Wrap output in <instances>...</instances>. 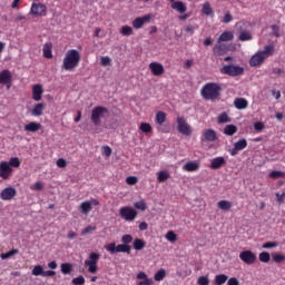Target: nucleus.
I'll return each instance as SVG.
<instances>
[{
  "mask_svg": "<svg viewBox=\"0 0 285 285\" xmlns=\"http://www.w3.org/2000/svg\"><path fill=\"white\" fill-rule=\"evenodd\" d=\"M200 97L205 101H218L222 97V85L218 82H207L200 89Z\"/></svg>",
  "mask_w": 285,
  "mask_h": 285,
  "instance_id": "obj_1",
  "label": "nucleus"
},
{
  "mask_svg": "<svg viewBox=\"0 0 285 285\" xmlns=\"http://www.w3.org/2000/svg\"><path fill=\"white\" fill-rule=\"evenodd\" d=\"M275 55V45H267L264 47V50L257 51L249 59L250 68H257L268 59V57H273Z\"/></svg>",
  "mask_w": 285,
  "mask_h": 285,
  "instance_id": "obj_2",
  "label": "nucleus"
},
{
  "mask_svg": "<svg viewBox=\"0 0 285 285\" xmlns=\"http://www.w3.org/2000/svg\"><path fill=\"white\" fill-rule=\"evenodd\" d=\"M79 61H81V53L77 49L68 50L62 60V69L72 71L79 66Z\"/></svg>",
  "mask_w": 285,
  "mask_h": 285,
  "instance_id": "obj_3",
  "label": "nucleus"
},
{
  "mask_svg": "<svg viewBox=\"0 0 285 285\" xmlns=\"http://www.w3.org/2000/svg\"><path fill=\"white\" fill-rule=\"evenodd\" d=\"M100 258L101 255L98 253L92 252L89 254L88 258L85 261V266L88 267V273L95 275L99 271L97 264H99Z\"/></svg>",
  "mask_w": 285,
  "mask_h": 285,
  "instance_id": "obj_4",
  "label": "nucleus"
},
{
  "mask_svg": "<svg viewBox=\"0 0 285 285\" xmlns=\"http://www.w3.org/2000/svg\"><path fill=\"white\" fill-rule=\"evenodd\" d=\"M108 115V108L104 106H97L91 110V121L94 126H100L101 119Z\"/></svg>",
  "mask_w": 285,
  "mask_h": 285,
  "instance_id": "obj_5",
  "label": "nucleus"
},
{
  "mask_svg": "<svg viewBox=\"0 0 285 285\" xmlns=\"http://www.w3.org/2000/svg\"><path fill=\"white\" fill-rule=\"evenodd\" d=\"M106 250L110 253V255H115L116 253H127V255H130V252L132 250V247L130 245L122 244H115L109 243L105 246Z\"/></svg>",
  "mask_w": 285,
  "mask_h": 285,
  "instance_id": "obj_6",
  "label": "nucleus"
},
{
  "mask_svg": "<svg viewBox=\"0 0 285 285\" xmlns=\"http://www.w3.org/2000/svg\"><path fill=\"white\" fill-rule=\"evenodd\" d=\"M220 73L228 75V77H239L240 75H244V67L225 65L222 67Z\"/></svg>",
  "mask_w": 285,
  "mask_h": 285,
  "instance_id": "obj_7",
  "label": "nucleus"
},
{
  "mask_svg": "<svg viewBox=\"0 0 285 285\" xmlns=\"http://www.w3.org/2000/svg\"><path fill=\"white\" fill-rule=\"evenodd\" d=\"M138 213L137 209L130 207V206H124L119 209V216L125 222H135V218L137 217Z\"/></svg>",
  "mask_w": 285,
  "mask_h": 285,
  "instance_id": "obj_8",
  "label": "nucleus"
},
{
  "mask_svg": "<svg viewBox=\"0 0 285 285\" xmlns=\"http://www.w3.org/2000/svg\"><path fill=\"white\" fill-rule=\"evenodd\" d=\"M177 122V130L180 132V135H185L186 137H190L193 135V129L190 128V125H188V121L181 116H178L176 119Z\"/></svg>",
  "mask_w": 285,
  "mask_h": 285,
  "instance_id": "obj_9",
  "label": "nucleus"
},
{
  "mask_svg": "<svg viewBox=\"0 0 285 285\" xmlns=\"http://www.w3.org/2000/svg\"><path fill=\"white\" fill-rule=\"evenodd\" d=\"M48 12V7L41 2H33L30 8V14L32 17H46Z\"/></svg>",
  "mask_w": 285,
  "mask_h": 285,
  "instance_id": "obj_10",
  "label": "nucleus"
},
{
  "mask_svg": "<svg viewBox=\"0 0 285 285\" xmlns=\"http://www.w3.org/2000/svg\"><path fill=\"white\" fill-rule=\"evenodd\" d=\"M239 259L247 264V266H253L255 262H257V254L253 253V250H243L239 253Z\"/></svg>",
  "mask_w": 285,
  "mask_h": 285,
  "instance_id": "obj_11",
  "label": "nucleus"
},
{
  "mask_svg": "<svg viewBox=\"0 0 285 285\" xmlns=\"http://www.w3.org/2000/svg\"><path fill=\"white\" fill-rule=\"evenodd\" d=\"M153 19V14L148 13L142 17H138L132 20L131 26L135 28V30H140V28H144L145 23H150Z\"/></svg>",
  "mask_w": 285,
  "mask_h": 285,
  "instance_id": "obj_12",
  "label": "nucleus"
},
{
  "mask_svg": "<svg viewBox=\"0 0 285 285\" xmlns=\"http://www.w3.org/2000/svg\"><path fill=\"white\" fill-rule=\"evenodd\" d=\"M12 167H10V164L8 161H1L0 163V178L3 179L4 181L10 179L12 176Z\"/></svg>",
  "mask_w": 285,
  "mask_h": 285,
  "instance_id": "obj_13",
  "label": "nucleus"
},
{
  "mask_svg": "<svg viewBox=\"0 0 285 285\" xmlns=\"http://www.w3.org/2000/svg\"><path fill=\"white\" fill-rule=\"evenodd\" d=\"M0 83L7 86V89L10 90L12 87V72L10 70L4 69L0 72Z\"/></svg>",
  "mask_w": 285,
  "mask_h": 285,
  "instance_id": "obj_14",
  "label": "nucleus"
},
{
  "mask_svg": "<svg viewBox=\"0 0 285 285\" xmlns=\"http://www.w3.org/2000/svg\"><path fill=\"white\" fill-rule=\"evenodd\" d=\"M248 146V141L243 138L234 144V148L229 150V155L232 157H235L239 154L240 150H244Z\"/></svg>",
  "mask_w": 285,
  "mask_h": 285,
  "instance_id": "obj_15",
  "label": "nucleus"
},
{
  "mask_svg": "<svg viewBox=\"0 0 285 285\" xmlns=\"http://www.w3.org/2000/svg\"><path fill=\"white\" fill-rule=\"evenodd\" d=\"M14 197H17V189L13 187H6L0 194V199L3 202H10V199H14Z\"/></svg>",
  "mask_w": 285,
  "mask_h": 285,
  "instance_id": "obj_16",
  "label": "nucleus"
},
{
  "mask_svg": "<svg viewBox=\"0 0 285 285\" xmlns=\"http://www.w3.org/2000/svg\"><path fill=\"white\" fill-rule=\"evenodd\" d=\"M217 131L215 129H205L202 134L200 141H217Z\"/></svg>",
  "mask_w": 285,
  "mask_h": 285,
  "instance_id": "obj_17",
  "label": "nucleus"
},
{
  "mask_svg": "<svg viewBox=\"0 0 285 285\" xmlns=\"http://www.w3.org/2000/svg\"><path fill=\"white\" fill-rule=\"evenodd\" d=\"M149 70L154 77H161L164 72H166V69H164V65L160 62H150L149 63Z\"/></svg>",
  "mask_w": 285,
  "mask_h": 285,
  "instance_id": "obj_18",
  "label": "nucleus"
},
{
  "mask_svg": "<svg viewBox=\"0 0 285 285\" xmlns=\"http://www.w3.org/2000/svg\"><path fill=\"white\" fill-rule=\"evenodd\" d=\"M228 52V47L222 42H217L213 48L215 57H224Z\"/></svg>",
  "mask_w": 285,
  "mask_h": 285,
  "instance_id": "obj_19",
  "label": "nucleus"
},
{
  "mask_svg": "<svg viewBox=\"0 0 285 285\" xmlns=\"http://www.w3.org/2000/svg\"><path fill=\"white\" fill-rule=\"evenodd\" d=\"M43 97V86L37 83L32 86V99L33 101H41Z\"/></svg>",
  "mask_w": 285,
  "mask_h": 285,
  "instance_id": "obj_20",
  "label": "nucleus"
},
{
  "mask_svg": "<svg viewBox=\"0 0 285 285\" xmlns=\"http://www.w3.org/2000/svg\"><path fill=\"white\" fill-rule=\"evenodd\" d=\"M136 279H142V281L138 282L137 285H153V284H155L153 278H149L148 275L146 274V272H139L136 275Z\"/></svg>",
  "mask_w": 285,
  "mask_h": 285,
  "instance_id": "obj_21",
  "label": "nucleus"
},
{
  "mask_svg": "<svg viewBox=\"0 0 285 285\" xmlns=\"http://www.w3.org/2000/svg\"><path fill=\"white\" fill-rule=\"evenodd\" d=\"M183 170H185V173H197V170H199V163L195 160L187 161L183 166Z\"/></svg>",
  "mask_w": 285,
  "mask_h": 285,
  "instance_id": "obj_22",
  "label": "nucleus"
},
{
  "mask_svg": "<svg viewBox=\"0 0 285 285\" xmlns=\"http://www.w3.org/2000/svg\"><path fill=\"white\" fill-rule=\"evenodd\" d=\"M170 8L171 10H176V12H179V14H185V12L188 10V7H186V3H184L183 1L171 2Z\"/></svg>",
  "mask_w": 285,
  "mask_h": 285,
  "instance_id": "obj_23",
  "label": "nucleus"
},
{
  "mask_svg": "<svg viewBox=\"0 0 285 285\" xmlns=\"http://www.w3.org/2000/svg\"><path fill=\"white\" fill-rule=\"evenodd\" d=\"M222 166H226V159L224 157H216L210 160V168L213 170H218Z\"/></svg>",
  "mask_w": 285,
  "mask_h": 285,
  "instance_id": "obj_24",
  "label": "nucleus"
},
{
  "mask_svg": "<svg viewBox=\"0 0 285 285\" xmlns=\"http://www.w3.org/2000/svg\"><path fill=\"white\" fill-rule=\"evenodd\" d=\"M43 110H46V104L39 102L33 106L31 115L32 117H41V115H43Z\"/></svg>",
  "mask_w": 285,
  "mask_h": 285,
  "instance_id": "obj_25",
  "label": "nucleus"
},
{
  "mask_svg": "<svg viewBox=\"0 0 285 285\" xmlns=\"http://www.w3.org/2000/svg\"><path fill=\"white\" fill-rule=\"evenodd\" d=\"M38 130H41V124L37 121H31L27 125H24V131L26 132H37Z\"/></svg>",
  "mask_w": 285,
  "mask_h": 285,
  "instance_id": "obj_26",
  "label": "nucleus"
},
{
  "mask_svg": "<svg viewBox=\"0 0 285 285\" xmlns=\"http://www.w3.org/2000/svg\"><path fill=\"white\" fill-rule=\"evenodd\" d=\"M234 106L237 110H246V108H248V100L245 98H236L234 100Z\"/></svg>",
  "mask_w": 285,
  "mask_h": 285,
  "instance_id": "obj_27",
  "label": "nucleus"
},
{
  "mask_svg": "<svg viewBox=\"0 0 285 285\" xmlns=\"http://www.w3.org/2000/svg\"><path fill=\"white\" fill-rule=\"evenodd\" d=\"M233 39H235V35L233 33V31H224L219 38H218V43H222L224 41H233Z\"/></svg>",
  "mask_w": 285,
  "mask_h": 285,
  "instance_id": "obj_28",
  "label": "nucleus"
},
{
  "mask_svg": "<svg viewBox=\"0 0 285 285\" xmlns=\"http://www.w3.org/2000/svg\"><path fill=\"white\" fill-rule=\"evenodd\" d=\"M79 210L82 215H88V213L92 210V203H90V200L82 202L79 206Z\"/></svg>",
  "mask_w": 285,
  "mask_h": 285,
  "instance_id": "obj_29",
  "label": "nucleus"
},
{
  "mask_svg": "<svg viewBox=\"0 0 285 285\" xmlns=\"http://www.w3.org/2000/svg\"><path fill=\"white\" fill-rule=\"evenodd\" d=\"M45 59H52V42H47L42 48Z\"/></svg>",
  "mask_w": 285,
  "mask_h": 285,
  "instance_id": "obj_30",
  "label": "nucleus"
},
{
  "mask_svg": "<svg viewBox=\"0 0 285 285\" xmlns=\"http://www.w3.org/2000/svg\"><path fill=\"white\" fill-rule=\"evenodd\" d=\"M170 179V173L167 170H160L157 173V181L159 184H164L165 181H168Z\"/></svg>",
  "mask_w": 285,
  "mask_h": 285,
  "instance_id": "obj_31",
  "label": "nucleus"
},
{
  "mask_svg": "<svg viewBox=\"0 0 285 285\" xmlns=\"http://www.w3.org/2000/svg\"><path fill=\"white\" fill-rule=\"evenodd\" d=\"M237 132V126L235 125H227L224 128V135H226L227 137H233V135H235Z\"/></svg>",
  "mask_w": 285,
  "mask_h": 285,
  "instance_id": "obj_32",
  "label": "nucleus"
},
{
  "mask_svg": "<svg viewBox=\"0 0 285 285\" xmlns=\"http://www.w3.org/2000/svg\"><path fill=\"white\" fill-rule=\"evenodd\" d=\"M132 247L135 250H144V248H146V242L141 238H136L134 240Z\"/></svg>",
  "mask_w": 285,
  "mask_h": 285,
  "instance_id": "obj_33",
  "label": "nucleus"
},
{
  "mask_svg": "<svg viewBox=\"0 0 285 285\" xmlns=\"http://www.w3.org/2000/svg\"><path fill=\"white\" fill-rule=\"evenodd\" d=\"M202 12L203 14H206V17H213L214 12H213V7L210 6V2L206 1L203 4Z\"/></svg>",
  "mask_w": 285,
  "mask_h": 285,
  "instance_id": "obj_34",
  "label": "nucleus"
},
{
  "mask_svg": "<svg viewBox=\"0 0 285 285\" xmlns=\"http://www.w3.org/2000/svg\"><path fill=\"white\" fill-rule=\"evenodd\" d=\"M60 271H61L62 275H70V273H72V264L62 263L60 265Z\"/></svg>",
  "mask_w": 285,
  "mask_h": 285,
  "instance_id": "obj_35",
  "label": "nucleus"
},
{
  "mask_svg": "<svg viewBox=\"0 0 285 285\" xmlns=\"http://www.w3.org/2000/svg\"><path fill=\"white\" fill-rule=\"evenodd\" d=\"M217 206L220 210H229L230 208H233V203L228 200H219L217 203Z\"/></svg>",
  "mask_w": 285,
  "mask_h": 285,
  "instance_id": "obj_36",
  "label": "nucleus"
},
{
  "mask_svg": "<svg viewBox=\"0 0 285 285\" xmlns=\"http://www.w3.org/2000/svg\"><path fill=\"white\" fill-rule=\"evenodd\" d=\"M156 124H158V126H164V124H166V112L158 111L156 114Z\"/></svg>",
  "mask_w": 285,
  "mask_h": 285,
  "instance_id": "obj_37",
  "label": "nucleus"
},
{
  "mask_svg": "<svg viewBox=\"0 0 285 285\" xmlns=\"http://www.w3.org/2000/svg\"><path fill=\"white\" fill-rule=\"evenodd\" d=\"M228 282V276L225 274H218L215 276V284L216 285H224Z\"/></svg>",
  "mask_w": 285,
  "mask_h": 285,
  "instance_id": "obj_38",
  "label": "nucleus"
},
{
  "mask_svg": "<svg viewBox=\"0 0 285 285\" xmlns=\"http://www.w3.org/2000/svg\"><path fill=\"white\" fill-rule=\"evenodd\" d=\"M134 208H136V210H141L144 213V210L148 209V205H146V200L141 199L139 202L134 203Z\"/></svg>",
  "mask_w": 285,
  "mask_h": 285,
  "instance_id": "obj_39",
  "label": "nucleus"
},
{
  "mask_svg": "<svg viewBox=\"0 0 285 285\" xmlns=\"http://www.w3.org/2000/svg\"><path fill=\"white\" fill-rule=\"evenodd\" d=\"M239 41H250L253 40V35H250V31H242L238 37Z\"/></svg>",
  "mask_w": 285,
  "mask_h": 285,
  "instance_id": "obj_40",
  "label": "nucleus"
},
{
  "mask_svg": "<svg viewBox=\"0 0 285 285\" xmlns=\"http://www.w3.org/2000/svg\"><path fill=\"white\" fill-rule=\"evenodd\" d=\"M14 255H19V249H11L7 253H2L0 257L1 259H10V257H14Z\"/></svg>",
  "mask_w": 285,
  "mask_h": 285,
  "instance_id": "obj_41",
  "label": "nucleus"
},
{
  "mask_svg": "<svg viewBox=\"0 0 285 285\" xmlns=\"http://www.w3.org/2000/svg\"><path fill=\"white\" fill-rule=\"evenodd\" d=\"M165 277H166V269H159L154 275L155 282H164Z\"/></svg>",
  "mask_w": 285,
  "mask_h": 285,
  "instance_id": "obj_42",
  "label": "nucleus"
},
{
  "mask_svg": "<svg viewBox=\"0 0 285 285\" xmlns=\"http://www.w3.org/2000/svg\"><path fill=\"white\" fill-rule=\"evenodd\" d=\"M218 124H230V117L226 112H222L217 118Z\"/></svg>",
  "mask_w": 285,
  "mask_h": 285,
  "instance_id": "obj_43",
  "label": "nucleus"
},
{
  "mask_svg": "<svg viewBox=\"0 0 285 285\" xmlns=\"http://www.w3.org/2000/svg\"><path fill=\"white\" fill-rule=\"evenodd\" d=\"M31 274L35 276V277H43V266L41 265H36L33 267V269L31 271Z\"/></svg>",
  "mask_w": 285,
  "mask_h": 285,
  "instance_id": "obj_44",
  "label": "nucleus"
},
{
  "mask_svg": "<svg viewBox=\"0 0 285 285\" xmlns=\"http://www.w3.org/2000/svg\"><path fill=\"white\" fill-rule=\"evenodd\" d=\"M139 130L148 135V132H153V126H150V124L148 122H141L139 126Z\"/></svg>",
  "mask_w": 285,
  "mask_h": 285,
  "instance_id": "obj_45",
  "label": "nucleus"
},
{
  "mask_svg": "<svg viewBox=\"0 0 285 285\" xmlns=\"http://www.w3.org/2000/svg\"><path fill=\"white\" fill-rule=\"evenodd\" d=\"M10 168H19L21 166V160L18 157H12L7 161Z\"/></svg>",
  "mask_w": 285,
  "mask_h": 285,
  "instance_id": "obj_46",
  "label": "nucleus"
},
{
  "mask_svg": "<svg viewBox=\"0 0 285 285\" xmlns=\"http://www.w3.org/2000/svg\"><path fill=\"white\" fill-rule=\"evenodd\" d=\"M120 35H122V37H130L132 35V28L130 26H122Z\"/></svg>",
  "mask_w": 285,
  "mask_h": 285,
  "instance_id": "obj_47",
  "label": "nucleus"
},
{
  "mask_svg": "<svg viewBox=\"0 0 285 285\" xmlns=\"http://www.w3.org/2000/svg\"><path fill=\"white\" fill-rule=\"evenodd\" d=\"M259 262H263V264H268L271 262V254L268 252H263L258 255Z\"/></svg>",
  "mask_w": 285,
  "mask_h": 285,
  "instance_id": "obj_48",
  "label": "nucleus"
},
{
  "mask_svg": "<svg viewBox=\"0 0 285 285\" xmlns=\"http://www.w3.org/2000/svg\"><path fill=\"white\" fill-rule=\"evenodd\" d=\"M165 237H166L167 242H171V243L177 242V234H175V232H173V230L167 232Z\"/></svg>",
  "mask_w": 285,
  "mask_h": 285,
  "instance_id": "obj_49",
  "label": "nucleus"
},
{
  "mask_svg": "<svg viewBox=\"0 0 285 285\" xmlns=\"http://www.w3.org/2000/svg\"><path fill=\"white\" fill-rule=\"evenodd\" d=\"M110 63H112V59H110V57L108 56H102L100 58V65L106 68L107 66H110Z\"/></svg>",
  "mask_w": 285,
  "mask_h": 285,
  "instance_id": "obj_50",
  "label": "nucleus"
},
{
  "mask_svg": "<svg viewBox=\"0 0 285 285\" xmlns=\"http://www.w3.org/2000/svg\"><path fill=\"white\" fill-rule=\"evenodd\" d=\"M94 230H97V226L88 225L81 230V235H89L90 233H94Z\"/></svg>",
  "mask_w": 285,
  "mask_h": 285,
  "instance_id": "obj_51",
  "label": "nucleus"
},
{
  "mask_svg": "<svg viewBox=\"0 0 285 285\" xmlns=\"http://www.w3.org/2000/svg\"><path fill=\"white\" fill-rule=\"evenodd\" d=\"M71 284H73V285H83V284H86V278L82 275H80L76 278H72Z\"/></svg>",
  "mask_w": 285,
  "mask_h": 285,
  "instance_id": "obj_52",
  "label": "nucleus"
},
{
  "mask_svg": "<svg viewBox=\"0 0 285 285\" xmlns=\"http://www.w3.org/2000/svg\"><path fill=\"white\" fill-rule=\"evenodd\" d=\"M284 176H285V173L283 171L273 170L272 173H269L271 179H279Z\"/></svg>",
  "mask_w": 285,
  "mask_h": 285,
  "instance_id": "obj_53",
  "label": "nucleus"
},
{
  "mask_svg": "<svg viewBox=\"0 0 285 285\" xmlns=\"http://www.w3.org/2000/svg\"><path fill=\"white\" fill-rule=\"evenodd\" d=\"M121 242L122 244H125L126 246H129V244H132V235L130 234H126L121 237Z\"/></svg>",
  "mask_w": 285,
  "mask_h": 285,
  "instance_id": "obj_54",
  "label": "nucleus"
},
{
  "mask_svg": "<svg viewBox=\"0 0 285 285\" xmlns=\"http://www.w3.org/2000/svg\"><path fill=\"white\" fill-rule=\"evenodd\" d=\"M198 285H208L210 284V279H208V276H200L197 281Z\"/></svg>",
  "mask_w": 285,
  "mask_h": 285,
  "instance_id": "obj_55",
  "label": "nucleus"
},
{
  "mask_svg": "<svg viewBox=\"0 0 285 285\" xmlns=\"http://www.w3.org/2000/svg\"><path fill=\"white\" fill-rule=\"evenodd\" d=\"M273 261L276 263V264H282V262L285 261V256L282 255V254H275L273 256Z\"/></svg>",
  "mask_w": 285,
  "mask_h": 285,
  "instance_id": "obj_56",
  "label": "nucleus"
},
{
  "mask_svg": "<svg viewBox=\"0 0 285 285\" xmlns=\"http://www.w3.org/2000/svg\"><path fill=\"white\" fill-rule=\"evenodd\" d=\"M222 23H230L233 21V14L230 12H227L223 18H222Z\"/></svg>",
  "mask_w": 285,
  "mask_h": 285,
  "instance_id": "obj_57",
  "label": "nucleus"
},
{
  "mask_svg": "<svg viewBox=\"0 0 285 285\" xmlns=\"http://www.w3.org/2000/svg\"><path fill=\"white\" fill-rule=\"evenodd\" d=\"M126 184H128V186H135V184H137V177H135V176L127 177Z\"/></svg>",
  "mask_w": 285,
  "mask_h": 285,
  "instance_id": "obj_58",
  "label": "nucleus"
},
{
  "mask_svg": "<svg viewBox=\"0 0 285 285\" xmlns=\"http://www.w3.org/2000/svg\"><path fill=\"white\" fill-rule=\"evenodd\" d=\"M277 242H267L263 244V248H277Z\"/></svg>",
  "mask_w": 285,
  "mask_h": 285,
  "instance_id": "obj_59",
  "label": "nucleus"
},
{
  "mask_svg": "<svg viewBox=\"0 0 285 285\" xmlns=\"http://www.w3.org/2000/svg\"><path fill=\"white\" fill-rule=\"evenodd\" d=\"M31 190H43V183L42 181H37L31 186Z\"/></svg>",
  "mask_w": 285,
  "mask_h": 285,
  "instance_id": "obj_60",
  "label": "nucleus"
},
{
  "mask_svg": "<svg viewBox=\"0 0 285 285\" xmlns=\"http://www.w3.org/2000/svg\"><path fill=\"white\" fill-rule=\"evenodd\" d=\"M102 155L110 157L112 155V149L108 146L102 147Z\"/></svg>",
  "mask_w": 285,
  "mask_h": 285,
  "instance_id": "obj_61",
  "label": "nucleus"
},
{
  "mask_svg": "<svg viewBox=\"0 0 285 285\" xmlns=\"http://www.w3.org/2000/svg\"><path fill=\"white\" fill-rule=\"evenodd\" d=\"M271 29L273 30L274 37L279 38V27L277 24H272Z\"/></svg>",
  "mask_w": 285,
  "mask_h": 285,
  "instance_id": "obj_62",
  "label": "nucleus"
},
{
  "mask_svg": "<svg viewBox=\"0 0 285 285\" xmlns=\"http://www.w3.org/2000/svg\"><path fill=\"white\" fill-rule=\"evenodd\" d=\"M57 166H58V168H66V166H67L66 159L59 158L57 160Z\"/></svg>",
  "mask_w": 285,
  "mask_h": 285,
  "instance_id": "obj_63",
  "label": "nucleus"
},
{
  "mask_svg": "<svg viewBox=\"0 0 285 285\" xmlns=\"http://www.w3.org/2000/svg\"><path fill=\"white\" fill-rule=\"evenodd\" d=\"M227 285H239V281L235 277L228 279Z\"/></svg>",
  "mask_w": 285,
  "mask_h": 285,
  "instance_id": "obj_64",
  "label": "nucleus"
}]
</instances>
